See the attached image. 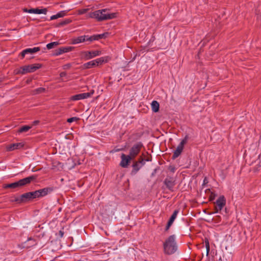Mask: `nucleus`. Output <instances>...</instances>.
<instances>
[{"mask_svg":"<svg viewBox=\"0 0 261 261\" xmlns=\"http://www.w3.org/2000/svg\"><path fill=\"white\" fill-rule=\"evenodd\" d=\"M66 67H69V66L68 65H66Z\"/></svg>","mask_w":261,"mask_h":261,"instance_id":"54","label":"nucleus"},{"mask_svg":"<svg viewBox=\"0 0 261 261\" xmlns=\"http://www.w3.org/2000/svg\"><path fill=\"white\" fill-rule=\"evenodd\" d=\"M175 236L171 235L168 237L163 243L164 252L167 255L174 254L177 250L178 246L175 241Z\"/></svg>","mask_w":261,"mask_h":261,"instance_id":"2","label":"nucleus"},{"mask_svg":"<svg viewBox=\"0 0 261 261\" xmlns=\"http://www.w3.org/2000/svg\"><path fill=\"white\" fill-rule=\"evenodd\" d=\"M137 162H139L140 165H141L142 167L146 163L145 160L142 156H140Z\"/></svg>","mask_w":261,"mask_h":261,"instance_id":"32","label":"nucleus"},{"mask_svg":"<svg viewBox=\"0 0 261 261\" xmlns=\"http://www.w3.org/2000/svg\"><path fill=\"white\" fill-rule=\"evenodd\" d=\"M30 9H28L27 8H23V11L24 12H27V13H30Z\"/></svg>","mask_w":261,"mask_h":261,"instance_id":"44","label":"nucleus"},{"mask_svg":"<svg viewBox=\"0 0 261 261\" xmlns=\"http://www.w3.org/2000/svg\"><path fill=\"white\" fill-rule=\"evenodd\" d=\"M73 47L68 46V47H61L55 50V55L56 56H58L61 55L63 53H68L71 51L73 49Z\"/></svg>","mask_w":261,"mask_h":261,"instance_id":"12","label":"nucleus"},{"mask_svg":"<svg viewBox=\"0 0 261 261\" xmlns=\"http://www.w3.org/2000/svg\"><path fill=\"white\" fill-rule=\"evenodd\" d=\"M215 213L220 211L225 205L226 199L223 195L220 196L215 202Z\"/></svg>","mask_w":261,"mask_h":261,"instance_id":"8","label":"nucleus"},{"mask_svg":"<svg viewBox=\"0 0 261 261\" xmlns=\"http://www.w3.org/2000/svg\"><path fill=\"white\" fill-rule=\"evenodd\" d=\"M36 179V177L35 176H30L21 179L19 180L18 181L11 183L9 184H6L4 185V188L5 189L11 188V189H17L20 187L25 186V185L29 184L33 180Z\"/></svg>","mask_w":261,"mask_h":261,"instance_id":"3","label":"nucleus"},{"mask_svg":"<svg viewBox=\"0 0 261 261\" xmlns=\"http://www.w3.org/2000/svg\"><path fill=\"white\" fill-rule=\"evenodd\" d=\"M95 66V63L94 61H91L88 62H87L83 64V68L84 69H89L93 68Z\"/></svg>","mask_w":261,"mask_h":261,"instance_id":"21","label":"nucleus"},{"mask_svg":"<svg viewBox=\"0 0 261 261\" xmlns=\"http://www.w3.org/2000/svg\"><path fill=\"white\" fill-rule=\"evenodd\" d=\"M35 199L33 192H30L22 194L20 197L15 198V201L18 203L27 202Z\"/></svg>","mask_w":261,"mask_h":261,"instance_id":"6","label":"nucleus"},{"mask_svg":"<svg viewBox=\"0 0 261 261\" xmlns=\"http://www.w3.org/2000/svg\"><path fill=\"white\" fill-rule=\"evenodd\" d=\"M28 241H33V243H32L31 246H34V245L36 244V243L35 242V240L34 239L32 238H29L28 239Z\"/></svg>","mask_w":261,"mask_h":261,"instance_id":"38","label":"nucleus"},{"mask_svg":"<svg viewBox=\"0 0 261 261\" xmlns=\"http://www.w3.org/2000/svg\"><path fill=\"white\" fill-rule=\"evenodd\" d=\"M173 223V221L170 220H169L168 223H167V224L170 225V226H171V225L172 224V223Z\"/></svg>","mask_w":261,"mask_h":261,"instance_id":"45","label":"nucleus"},{"mask_svg":"<svg viewBox=\"0 0 261 261\" xmlns=\"http://www.w3.org/2000/svg\"><path fill=\"white\" fill-rule=\"evenodd\" d=\"M27 53H25V49L23 50L20 54V56L22 57V58H23L25 55H27Z\"/></svg>","mask_w":261,"mask_h":261,"instance_id":"41","label":"nucleus"},{"mask_svg":"<svg viewBox=\"0 0 261 261\" xmlns=\"http://www.w3.org/2000/svg\"><path fill=\"white\" fill-rule=\"evenodd\" d=\"M133 170L131 171V174L134 175H135L138 171L142 168L141 165L137 161L134 162L133 165Z\"/></svg>","mask_w":261,"mask_h":261,"instance_id":"14","label":"nucleus"},{"mask_svg":"<svg viewBox=\"0 0 261 261\" xmlns=\"http://www.w3.org/2000/svg\"><path fill=\"white\" fill-rule=\"evenodd\" d=\"M24 146L23 143H16L11 144L7 146V150L8 151H13L15 149H19L22 148Z\"/></svg>","mask_w":261,"mask_h":261,"instance_id":"13","label":"nucleus"},{"mask_svg":"<svg viewBox=\"0 0 261 261\" xmlns=\"http://www.w3.org/2000/svg\"><path fill=\"white\" fill-rule=\"evenodd\" d=\"M144 160H145V162H149V161H151V160L149 158H147V159H145Z\"/></svg>","mask_w":261,"mask_h":261,"instance_id":"48","label":"nucleus"},{"mask_svg":"<svg viewBox=\"0 0 261 261\" xmlns=\"http://www.w3.org/2000/svg\"><path fill=\"white\" fill-rule=\"evenodd\" d=\"M93 61H94V63H95V66H98L99 65H101L105 62L104 58H103V57L96 59L95 60H94Z\"/></svg>","mask_w":261,"mask_h":261,"instance_id":"26","label":"nucleus"},{"mask_svg":"<svg viewBox=\"0 0 261 261\" xmlns=\"http://www.w3.org/2000/svg\"><path fill=\"white\" fill-rule=\"evenodd\" d=\"M66 75V73L65 72H62L60 74V76L61 77H63L64 76H65Z\"/></svg>","mask_w":261,"mask_h":261,"instance_id":"42","label":"nucleus"},{"mask_svg":"<svg viewBox=\"0 0 261 261\" xmlns=\"http://www.w3.org/2000/svg\"><path fill=\"white\" fill-rule=\"evenodd\" d=\"M80 120V118L76 117H73L70 118H68L67 121L69 123H71L73 121H76Z\"/></svg>","mask_w":261,"mask_h":261,"instance_id":"33","label":"nucleus"},{"mask_svg":"<svg viewBox=\"0 0 261 261\" xmlns=\"http://www.w3.org/2000/svg\"><path fill=\"white\" fill-rule=\"evenodd\" d=\"M70 99L73 101L82 99L81 93L73 95L71 97Z\"/></svg>","mask_w":261,"mask_h":261,"instance_id":"30","label":"nucleus"},{"mask_svg":"<svg viewBox=\"0 0 261 261\" xmlns=\"http://www.w3.org/2000/svg\"><path fill=\"white\" fill-rule=\"evenodd\" d=\"M41 67L39 64L25 65L20 67V69L17 72V74H24L27 73L33 72Z\"/></svg>","mask_w":261,"mask_h":261,"instance_id":"4","label":"nucleus"},{"mask_svg":"<svg viewBox=\"0 0 261 261\" xmlns=\"http://www.w3.org/2000/svg\"><path fill=\"white\" fill-rule=\"evenodd\" d=\"M91 39H92V41H94V40H98L99 38L98 37V34L91 36Z\"/></svg>","mask_w":261,"mask_h":261,"instance_id":"37","label":"nucleus"},{"mask_svg":"<svg viewBox=\"0 0 261 261\" xmlns=\"http://www.w3.org/2000/svg\"><path fill=\"white\" fill-rule=\"evenodd\" d=\"M32 127L29 125H24L19 128V133H23L28 132Z\"/></svg>","mask_w":261,"mask_h":261,"instance_id":"23","label":"nucleus"},{"mask_svg":"<svg viewBox=\"0 0 261 261\" xmlns=\"http://www.w3.org/2000/svg\"><path fill=\"white\" fill-rule=\"evenodd\" d=\"M204 243L206 249V255H208L210 252V244L209 241L207 238H205L204 239Z\"/></svg>","mask_w":261,"mask_h":261,"instance_id":"28","label":"nucleus"},{"mask_svg":"<svg viewBox=\"0 0 261 261\" xmlns=\"http://www.w3.org/2000/svg\"><path fill=\"white\" fill-rule=\"evenodd\" d=\"M85 35L79 36L72 40V44H76L85 41Z\"/></svg>","mask_w":261,"mask_h":261,"instance_id":"19","label":"nucleus"},{"mask_svg":"<svg viewBox=\"0 0 261 261\" xmlns=\"http://www.w3.org/2000/svg\"><path fill=\"white\" fill-rule=\"evenodd\" d=\"M94 92V91L92 90L89 92L81 93L82 99L91 97L93 94Z\"/></svg>","mask_w":261,"mask_h":261,"instance_id":"22","label":"nucleus"},{"mask_svg":"<svg viewBox=\"0 0 261 261\" xmlns=\"http://www.w3.org/2000/svg\"><path fill=\"white\" fill-rule=\"evenodd\" d=\"M40 50V47H35L34 48H28L25 49V53H27V54H32L35 53L37 51Z\"/></svg>","mask_w":261,"mask_h":261,"instance_id":"20","label":"nucleus"},{"mask_svg":"<svg viewBox=\"0 0 261 261\" xmlns=\"http://www.w3.org/2000/svg\"><path fill=\"white\" fill-rule=\"evenodd\" d=\"M121 161L120 162V165L123 168H126L127 167L128 163L130 161L133 160L132 157L128 155H125L124 153H122L121 156Z\"/></svg>","mask_w":261,"mask_h":261,"instance_id":"10","label":"nucleus"},{"mask_svg":"<svg viewBox=\"0 0 261 261\" xmlns=\"http://www.w3.org/2000/svg\"><path fill=\"white\" fill-rule=\"evenodd\" d=\"M217 196V195L213 193V192H211V195L210 196V197H209V199L210 201H213L215 199L216 196Z\"/></svg>","mask_w":261,"mask_h":261,"instance_id":"35","label":"nucleus"},{"mask_svg":"<svg viewBox=\"0 0 261 261\" xmlns=\"http://www.w3.org/2000/svg\"><path fill=\"white\" fill-rule=\"evenodd\" d=\"M45 88L40 87V88H38L37 89H35L33 91V94H37L43 93L44 92H45Z\"/></svg>","mask_w":261,"mask_h":261,"instance_id":"27","label":"nucleus"},{"mask_svg":"<svg viewBox=\"0 0 261 261\" xmlns=\"http://www.w3.org/2000/svg\"><path fill=\"white\" fill-rule=\"evenodd\" d=\"M59 42H53L51 43H49L46 45V47L48 49H50L53 48H54L55 46H57L59 45Z\"/></svg>","mask_w":261,"mask_h":261,"instance_id":"29","label":"nucleus"},{"mask_svg":"<svg viewBox=\"0 0 261 261\" xmlns=\"http://www.w3.org/2000/svg\"><path fill=\"white\" fill-rule=\"evenodd\" d=\"M2 82V80L0 79V83Z\"/></svg>","mask_w":261,"mask_h":261,"instance_id":"53","label":"nucleus"},{"mask_svg":"<svg viewBox=\"0 0 261 261\" xmlns=\"http://www.w3.org/2000/svg\"><path fill=\"white\" fill-rule=\"evenodd\" d=\"M55 189L53 187H45L38 190L33 191L34 195L35 198H40L50 194Z\"/></svg>","mask_w":261,"mask_h":261,"instance_id":"5","label":"nucleus"},{"mask_svg":"<svg viewBox=\"0 0 261 261\" xmlns=\"http://www.w3.org/2000/svg\"><path fill=\"white\" fill-rule=\"evenodd\" d=\"M107 35H108L107 33H103L101 34H98V37L99 40L106 37Z\"/></svg>","mask_w":261,"mask_h":261,"instance_id":"36","label":"nucleus"},{"mask_svg":"<svg viewBox=\"0 0 261 261\" xmlns=\"http://www.w3.org/2000/svg\"><path fill=\"white\" fill-rule=\"evenodd\" d=\"M67 12V11H61L58 13L57 14L51 16L50 18V20H54L58 18L64 17L66 15Z\"/></svg>","mask_w":261,"mask_h":261,"instance_id":"17","label":"nucleus"},{"mask_svg":"<svg viewBox=\"0 0 261 261\" xmlns=\"http://www.w3.org/2000/svg\"><path fill=\"white\" fill-rule=\"evenodd\" d=\"M30 13H34V14H46L47 12V8H43L41 9H39V8H32L30 9Z\"/></svg>","mask_w":261,"mask_h":261,"instance_id":"16","label":"nucleus"},{"mask_svg":"<svg viewBox=\"0 0 261 261\" xmlns=\"http://www.w3.org/2000/svg\"><path fill=\"white\" fill-rule=\"evenodd\" d=\"M82 57L85 60H90L95 57L98 56L101 54V51L99 50L85 51L82 52Z\"/></svg>","mask_w":261,"mask_h":261,"instance_id":"9","label":"nucleus"},{"mask_svg":"<svg viewBox=\"0 0 261 261\" xmlns=\"http://www.w3.org/2000/svg\"><path fill=\"white\" fill-rule=\"evenodd\" d=\"M170 226H170V225H169L167 224V226H166V229H165V230H168L169 229V228H170Z\"/></svg>","mask_w":261,"mask_h":261,"instance_id":"49","label":"nucleus"},{"mask_svg":"<svg viewBox=\"0 0 261 261\" xmlns=\"http://www.w3.org/2000/svg\"><path fill=\"white\" fill-rule=\"evenodd\" d=\"M71 22V20L70 19H65L64 20L61 21L58 24V27H61L63 25H65L70 23Z\"/></svg>","mask_w":261,"mask_h":261,"instance_id":"24","label":"nucleus"},{"mask_svg":"<svg viewBox=\"0 0 261 261\" xmlns=\"http://www.w3.org/2000/svg\"><path fill=\"white\" fill-rule=\"evenodd\" d=\"M156 169H155L153 170V172L152 173L151 175H152V176H154V174L156 173Z\"/></svg>","mask_w":261,"mask_h":261,"instance_id":"47","label":"nucleus"},{"mask_svg":"<svg viewBox=\"0 0 261 261\" xmlns=\"http://www.w3.org/2000/svg\"><path fill=\"white\" fill-rule=\"evenodd\" d=\"M59 236L61 238H62L64 236V232L62 230H60L59 232Z\"/></svg>","mask_w":261,"mask_h":261,"instance_id":"43","label":"nucleus"},{"mask_svg":"<svg viewBox=\"0 0 261 261\" xmlns=\"http://www.w3.org/2000/svg\"><path fill=\"white\" fill-rule=\"evenodd\" d=\"M39 122V121L38 120H35V121H33V125H37V124H38Z\"/></svg>","mask_w":261,"mask_h":261,"instance_id":"46","label":"nucleus"},{"mask_svg":"<svg viewBox=\"0 0 261 261\" xmlns=\"http://www.w3.org/2000/svg\"><path fill=\"white\" fill-rule=\"evenodd\" d=\"M151 109L153 112H158L159 111L160 105L159 103L156 101L153 100L151 103Z\"/></svg>","mask_w":261,"mask_h":261,"instance_id":"18","label":"nucleus"},{"mask_svg":"<svg viewBox=\"0 0 261 261\" xmlns=\"http://www.w3.org/2000/svg\"><path fill=\"white\" fill-rule=\"evenodd\" d=\"M89 10V9H83L79 10L78 11V14L80 15L84 14L86 13Z\"/></svg>","mask_w":261,"mask_h":261,"instance_id":"34","label":"nucleus"},{"mask_svg":"<svg viewBox=\"0 0 261 261\" xmlns=\"http://www.w3.org/2000/svg\"><path fill=\"white\" fill-rule=\"evenodd\" d=\"M85 41H92V39H91V36H86L85 35Z\"/></svg>","mask_w":261,"mask_h":261,"instance_id":"39","label":"nucleus"},{"mask_svg":"<svg viewBox=\"0 0 261 261\" xmlns=\"http://www.w3.org/2000/svg\"><path fill=\"white\" fill-rule=\"evenodd\" d=\"M167 188L170 191H173V188L175 185V181L173 177H167L164 181Z\"/></svg>","mask_w":261,"mask_h":261,"instance_id":"11","label":"nucleus"},{"mask_svg":"<svg viewBox=\"0 0 261 261\" xmlns=\"http://www.w3.org/2000/svg\"><path fill=\"white\" fill-rule=\"evenodd\" d=\"M116 17V13H108L107 9L96 10L93 12H90L87 15V17L95 18L98 21L113 19Z\"/></svg>","mask_w":261,"mask_h":261,"instance_id":"1","label":"nucleus"},{"mask_svg":"<svg viewBox=\"0 0 261 261\" xmlns=\"http://www.w3.org/2000/svg\"><path fill=\"white\" fill-rule=\"evenodd\" d=\"M85 41H92V39H91V36H86L85 35Z\"/></svg>","mask_w":261,"mask_h":261,"instance_id":"40","label":"nucleus"},{"mask_svg":"<svg viewBox=\"0 0 261 261\" xmlns=\"http://www.w3.org/2000/svg\"><path fill=\"white\" fill-rule=\"evenodd\" d=\"M170 226H170V225H169L167 224V226H166V229H165V230H168L169 229V228H170Z\"/></svg>","mask_w":261,"mask_h":261,"instance_id":"50","label":"nucleus"},{"mask_svg":"<svg viewBox=\"0 0 261 261\" xmlns=\"http://www.w3.org/2000/svg\"><path fill=\"white\" fill-rule=\"evenodd\" d=\"M178 212H179L178 210H175L173 212V213L172 215H171V216L170 217L169 220H171V221L174 222V221L175 219V218H176V217L177 216V215L178 213Z\"/></svg>","mask_w":261,"mask_h":261,"instance_id":"31","label":"nucleus"},{"mask_svg":"<svg viewBox=\"0 0 261 261\" xmlns=\"http://www.w3.org/2000/svg\"><path fill=\"white\" fill-rule=\"evenodd\" d=\"M30 81L28 80H27V83L28 84H29V83H30Z\"/></svg>","mask_w":261,"mask_h":261,"instance_id":"52","label":"nucleus"},{"mask_svg":"<svg viewBox=\"0 0 261 261\" xmlns=\"http://www.w3.org/2000/svg\"><path fill=\"white\" fill-rule=\"evenodd\" d=\"M143 147V143L139 142L134 144L129 150V155L133 159L139 153L141 148Z\"/></svg>","mask_w":261,"mask_h":261,"instance_id":"7","label":"nucleus"},{"mask_svg":"<svg viewBox=\"0 0 261 261\" xmlns=\"http://www.w3.org/2000/svg\"><path fill=\"white\" fill-rule=\"evenodd\" d=\"M184 148L179 145L177 146L176 149L174 151L173 154L172 156V160H175L178 158Z\"/></svg>","mask_w":261,"mask_h":261,"instance_id":"15","label":"nucleus"},{"mask_svg":"<svg viewBox=\"0 0 261 261\" xmlns=\"http://www.w3.org/2000/svg\"><path fill=\"white\" fill-rule=\"evenodd\" d=\"M206 182H207V180L206 178H205L203 180V184H204L205 183H206Z\"/></svg>","mask_w":261,"mask_h":261,"instance_id":"51","label":"nucleus"},{"mask_svg":"<svg viewBox=\"0 0 261 261\" xmlns=\"http://www.w3.org/2000/svg\"><path fill=\"white\" fill-rule=\"evenodd\" d=\"M189 139V136L188 135H186L185 138L181 141V142L178 145L184 148V145L187 143Z\"/></svg>","mask_w":261,"mask_h":261,"instance_id":"25","label":"nucleus"},{"mask_svg":"<svg viewBox=\"0 0 261 261\" xmlns=\"http://www.w3.org/2000/svg\"><path fill=\"white\" fill-rule=\"evenodd\" d=\"M66 67H69V66L68 65H66Z\"/></svg>","mask_w":261,"mask_h":261,"instance_id":"55","label":"nucleus"}]
</instances>
